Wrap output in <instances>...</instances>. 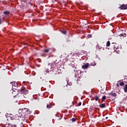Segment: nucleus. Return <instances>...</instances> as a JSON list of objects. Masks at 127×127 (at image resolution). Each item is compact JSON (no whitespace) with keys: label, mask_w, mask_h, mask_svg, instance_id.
Masks as SVG:
<instances>
[{"label":"nucleus","mask_w":127,"mask_h":127,"mask_svg":"<svg viewBox=\"0 0 127 127\" xmlns=\"http://www.w3.org/2000/svg\"><path fill=\"white\" fill-rule=\"evenodd\" d=\"M111 47L113 48L114 51H120L122 49V47L119 46L117 43H112L111 44Z\"/></svg>","instance_id":"1"},{"label":"nucleus","mask_w":127,"mask_h":127,"mask_svg":"<svg viewBox=\"0 0 127 127\" xmlns=\"http://www.w3.org/2000/svg\"><path fill=\"white\" fill-rule=\"evenodd\" d=\"M50 66H51L52 71H53V74H54V75H55L56 74V71H55V70H56V67H57V64L56 63H53L52 64H50Z\"/></svg>","instance_id":"2"},{"label":"nucleus","mask_w":127,"mask_h":127,"mask_svg":"<svg viewBox=\"0 0 127 127\" xmlns=\"http://www.w3.org/2000/svg\"><path fill=\"white\" fill-rule=\"evenodd\" d=\"M50 66H51L52 71H53V74H54V75H55L56 74V71H55V70H56V67H57V64L56 63H53L52 64H50Z\"/></svg>","instance_id":"3"},{"label":"nucleus","mask_w":127,"mask_h":127,"mask_svg":"<svg viewBox=\"0 0 127 127\" xmlns=\"http://www.w3.org/2000/svg\"><path fill=\"white\" fill-rule=\"evenodd\" d=\"M18 91L20 92L21 94H24V95H26V94H28V90H27L25 88H23L18 89Z\"/></svg>","instance_id":"4"},{"label":"nucleus","mask_w":127,"mask_h":127,"mask_svg":"<svg viewBox=\"0 0 127 127\" xmlns=\"http://www.w3.org/2000/svg\"><path fill=\"white\" fill-rule=\"evenodd\" d=\"M52 67H51L50 65V64H49L48 65L45 66V70L47 73H49V72H51V70Z\"/></svg>","instance_id":"5"},{"label":"nucleus","mask_w":127,"mask_h":127,"mask_svg":"<svg viewBox=\"0 0 127 127\" xmlns=\"http://www.w3.org/2000/svg\"><path fill=\"white\" fill-rule=\"evenodd\" d=\"M121 9L125 10L127 9V5L126 4H123L122 5L120 6Z\"/></svg>","instance_id":"6"},{"label":"nucleus","mask_w":127,"mask_h":127,"mask_svg":"<svg viewBox=\"0 0 127 127\" xmlns=\"http://www.w3.org/2000/svg\"><path fill=\"white\" fill-rule=\"evenodd\" d=\"M10 84H11L12 85V88L13 89H14V87H16V86H17V83H15V82H12L10 83Z\"/></svg>","instance_id":"7"},{"label":"nucleus","mask_w":127,"mask_h":127,"mask_svg":"<svg viewBox=\"0 0 127 127\" xmlns=\"http://www.w3.org/2000/svg\"><path fill=\"white\" fill-rule=\"evenodd\" d=\"M25 111L27 112V109H24V108L22 109H20L19 110V115H20V114H21L22 112H24Z\"/></svg>","instance_id":"8"},{"label":"nucleus","mask_w":127,"mask_h":127,"mask_svg":"<svg viewBox=\"0 0 127 127\" xmlns=\"http://www.w3.org/2000/svg\"><path fill=\"white\" fill-rule=\"evenodd\" d=\"M89 63H86L84 65L82 66V68L84 69H87L89 67Z\"/></svg>","instance_id":"9"},{"label":"nucleus","mask_w":127,"mask_h":127,"mask_svg":"<svg viewBox=\"0 0 127 127\" xmlns=\"http://www.w3.org/2000/svg\"><path fill=\"white\" fill-rule=\"evenodd\" d=\"M19 118L20 117H19V116H18V114H16L15 116H13V119L15 120H19Z\"/></svg>","instance_id":"10"},{"label":"nucleus","mask_w":127,"mask_h":127,"mask_svg":"<svg viewBox=\"0 0 127 127\" xmlns=\"http://www.w3.org/2000/svg\"><path fill=\"white\" fill-rule=\"evenodd\" d=\"M99 107L100 108H101V109H104V108H106V104L103 103V104H100Z\"/></svg>","instance_id":"11"},{"label":"nucleus","mask_w":127,"mask_h":127,"mask_svg":"<svg viewBox=\"0 0 127 127\" xmlns=\"http://www.w3.org/2000/svg\"><path fill=\"white\" fill-rule=\"evenodd\" d=\"M51 108H53V105L52 104H47V109H51Z\"/></svg>","instance_id":"12"},{"label":"nucleus","mask_w":127,"mask_h":127,"mask_svg":"<svg viewBox=\"0 0 127 127\" xmlns=\"http://www.w3.org/2000/svg\"><path fill=\"white\" fill-rule=\"evenodd\" d=\"M50 50H51V48L45 49L44 50V52H46V53H48L49 51H50Z\"/></svg>","instance_id":"13"},{"label":"nucleus","mask_w":127,"mask_h":127,"mask_svg":"<svg viewBox=\"0 0 127 127\" xmlns=\"http://www.w3.org/2000/svg\"><path fill=\"white\" fill-rule=\"evenodd\" d=\"M109 95L112 96L113 97H117V93H109Z\"/></svg>","instance_id":"14"},{"label":"nucleus","mask_w":127,"mask_h":127,"mask_svg":"<svg viewBox=\"0 0 127 127\" xmlns=\"http://www.w3.org/2000/svg\"><path fill=\"white\" fill-rule=\"evenodd\" d=\"M70 121L71 122V123H75V122H76V121H77V119L72 118L70 120Z\"/></svg>","instance_id":"15"},{"label":"nucleus","mask_w":127,"mask_h":127,"mask_svg":"<svg viewBox=\"0 0 127 127\" xmlns=\"http://www.w3.org/2000/svg\"><path fill=\"white\" fill-rule=\"evenodd\" d=\"M12 90L13 91V92H18V89H17V87H15L14 88H12Z\"/></svg>","instance_id":"16"},{"label":"nucleus","mask_w":127,"mask_h":127,"mask_svg":"<svg viewBox=\"0 0 127 127\" xmlns=\"http://www.w3.org/2000/svg\"><path fill=\"white\" fill-rule=\"evenodd\" d=\"M111 45V42H110V41H108L106 43V46L107 47H110V46Z\"/></svg>","instance_id":"17"},{"label":"nucleus","mask_w":127,"mask_h":127,"mask_svg":"<svg viewBox=\"0 0 127 127\" xmlns=\"http://www.w3.org/2000/svg\"><path fill=\"white\" fill-rule=\"evenodd\" d=\"M97 49H102V47L99 44H97L96 46Z\"/></svg>","instance_id":"18"},{"label":"nucleus","mask_w":127,"mask_h":127,"mask_svg":"<svg viewBox=\"0 0 127 127\" xmlns=\"http://www.w3.org/2000/svg\"><path fill=\"white\" fill-rule=\"evenodd\" d=\"M61 32L63 33V34H64L65 35L67 34V32L66 31L61 30Z\"/></svg>","instance_id":"19"},{"label":"nucleus","mask_w":127,"mask_h":127,"mask_svg":"<svg viewBox=\"0 0 127 127\" xmlns=\"http://www.w3.org/2000/svg\"><path fill=\"white\" fill-rule=\"evenodd\" d=\"M9 13H10V12L8 11H5L3 12L4 14L7 15V14H9Z\"/></svg>","instance_id":"20"},{"label":"nucleus","mask_w":127,"mask_h":127,"mask_svg":"<svg viewBox=\"0 0 127 127\" xmlns=\"http://www.w3.org/2000/svg\"><path fill=\"white\" fill-rule=\"evenodd\" d=\"M107 99V97L106 96H103L102 98V101H104Z\"/></svg>","instance_id":"21"},{"label":"nucleus","mask_w":127,"mask_h":127,"mask_svg":"<svg viewBox=\"0 0 127 127\" xmlns=\"http://www.w3.org/2000/svg\"><path fill=\"white\" fill-rule=\"evenodd\" d=\"M120 36V37H123V36H126V33H124V34H121L120 35H119Z\"/></svg>","instance_id":"22"},{"label":"nucleus","mask_w":127,"mask_h":127,"mask_svg":"<svg viewBox=\"0 0 127 127\" xmlns=\"http://www.w3.org/2000/svg\"><path fill=\"white\" fill-rule=\"evenodd\" d=\"M91 66H96V63H95V62H92V63H91Z\"/></svg>","instance_id":"23"},{"label":"nucleus","mask_w":127,"mask_h":127,"mask_svg":"<svg viewBox=\"0 0 127 127\" xmlns=\"http://www.w3.org/2000/svg\"><path fill=\"white\" fill-rule=\"evenodd\" d=\"M3 20L1 18H0V24H2V22H3Z\"/></svg>","instance_id":"24"},{"label":"nucleus","mask_w":127,"mask_h":127,"mask_svg":"<svg viewBox=\"0 0 127 127\" xmlns=\"http://www.w3.org/2000/svg\"><path fill=\"white\" fill-rule=\"evenodd\" d=\"M87 37H88V38H92V36L91 34H88V35H87Z\"/></svg>","instance_id":"25"},{"label":"nucleus","mask_w":127,"mask_h":127,"mask_svg":"<svg viewBox=\"0 0 127 127\" xmlns=\"http://www.w3.org/2000/svg\"><path fill=\"white\" fill-rule=\"evenodd\" d=\"M99 96H95V101H98V100H99Z\"/></svg>","instance_id":"26"},{"label":"nucleus","mask_w":127,"mask_h":127,"mask_svg":"<svg viewBox=\"0 0 127 127\" xmlns=\"http://www.w3.org/2000/svg\"><path fill=\"white\" fill-rule=\"evenodd\" d=\"M120 85L121 86H124V85H125V83H124L123 82H120Z\"/></svg>","instance_id":"27"},{"label":"nucleus","mask_w":127,"mask_h":127,"mask_svg":"<svg viewBox=\"0 0 127 127\" xmlns=\"http://www.w3.org/2000/svg\"><path fill=\"white\" fill-rule=\"evenodd\" d=\"M81 105H82V102H80L78 103V104L77 105V106L80 107V106H81Z\"/></svg>","instance_id":"28"},{"label":"nucleus","mask_w":127,"mask_h":127,"mask_svg":"<svg viewBox=\"0 0 127 127\" xmlns=\"http://www.w3.org/2000/svg\"><path fill=\"white\" fill-rule=\"evenodd\" d=\"M29 4H30V5H33L32 3H31V2H29Z\"/></svg>","instance_id":"29"},{"label":"nucleus","mask_w":127,"mask_h":127,"mask_svg":"<svg viewBox=\"0 0 127 127\" xmlns=\"http://www.w3.org/2000/svg\"><path fill=\"white\" fill-rule=\"evenodd\" d=\"M123 100H124V101H126V100H127V99H126V98H124L123 99Z\"/></svg>","instance_id":"30"},{"label":"nucleus","mask_w":127,"mask_h":127,"mask_svg":"<svg viewBox=\"0 0 127 127\" xmlns=\"http://www.w3.org/2000/svg\"><path fill=\"white\" fill-rule=\"evenodd\" d=\"M25 83H26L25 81H23V84H25Z\"/></svg>","instance_id":"31"},{"label":"nucleus","mask_w":127,"mask_h":127,"mask_svg":"<svg viewBox=\"0 0 127 127\" xmlns=\"http://www.w3.org/2000/svg\"><path fill=\"white\" fill-rule=\"evenodd\" d=\"M119 84H117V87H119Z\"/></svg>","instance_id":"32"},{"label":"nucleus","mask_w":127,"mask_h":127,"mask_svg":"<svg viewBox=\"0 0 127 127\" xmlns=\"http://www.w3.org/2000/svg\"><path fill=\"white\" fill-rule=\"evenodd\" d=\"M107 119H108V117H106V120H107Z\"/></svg>","instance_id":"33"},{"label":"nucleus","mask_w":127,"mask_h":127,"mask_svg":"<svg viewBox=\"0 0 127 127\" xmlns=\"http://www.w3.org/2000/svg\"><path fill=\"white\" fill-rule=\"evenodd\" d=\"M39 126H41V125L39 124Z\"/></svg>","instance_id":"34"},{"label":"nucleus","mask_w":127,"mask_h":127,"mask_svg":"<svg viewBox=\"0 0 127 127\" xmlns=\"http://www.w3.org/2000/svg\"><path fill=\"white\" fill-rule=\"evenodd\" d=\"M15 127H16V126H14Z\"/></svg>","instance_id":"35"}]
</instances>
